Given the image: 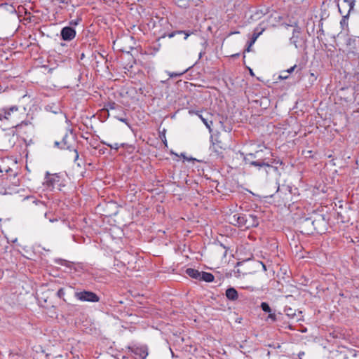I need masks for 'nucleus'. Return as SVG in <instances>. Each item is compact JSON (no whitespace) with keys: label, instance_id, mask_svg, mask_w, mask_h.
<instances>
[{"label":"nucleus","instance_id":"nucleus-1","mask_svg":"<svg viewBox=\"0 0 359 359\" xmlns=\"http://www.w3.org/2000/svg\"><path fill=\"white\" fill-rule=\"evenodd\" d=\"M272 156L273 153L271 149L264 147L253 153L246 154L244 161L246 163L258 168L270 167V158Z\"/></svg>","mask_w":359,"mask_h":359},{"label":"nucleus","instance_id":"nucleus-2","mask_svg":"<svg viewBox=\"0 0 359 359\" xmlns=\"http://www.w3.org/2000/svg\"><path fill=\"white\" fill-rule=\"evenodd\" d=\"M229 219L230 224L246 229L259 225V218L254 214H234Z\"/></svg>","mask_w":359,"mask_h":359},{"label":"nucleus","instance_id":"nucleus-3","mask_svg":"<svg viewBox=\"0 0 359 359\" xmlns=\"http://www.w3.org/2000/svg\"><path fill=\"white\" fill-rule=\"evenodd\" d=\"M18 111V107L17 106H12L9 107H3L0 109V121H6V122H12V127H15L17 130L21 128L23 126H28L29 122L28 121H22L20 123H17L13 122V115L15 113H17Z\"/></svg>","mask_w":359,"mask_h":359},{"label":"nucleus","instance_id":"nucleus-4","mask_svg":"<svg viewBox=\"0 0 359 359\" xmlns=\"http://www.w3.org/2000/svg\"><path fill=\"white\" fill-rule=\"evenodd\" d=\"M60 175L58 173L50 174L47 171L43 182L44 189L48 191H53L55 188L60 189Z\"/></svg>","mask_w":359,"mask_h":359},{"label":"nucleus","instance_id":"nucleus-5","mask_svg":"<svg viewBox=\"0 0 359 359\" xmlns=\"http://www.w3.org/2000/svg\"><path fill=\"white\" fill-rule=\"evenodd\" d=\"M307 224H311L312 226L313 231H316L318 233H321L323 231V229L321 228V226L325 224V219L322 215H318L317 217L314 219L306 218L302 222V226H306Z\"/></svg>","mask_w":359,"mask_h":359},{"label":"nucleus","instance_id":"nucleus-6","mask_svg":"<svg viewBox=\"0 0 359 359\" xmlns=\"http://www.w3.org/2000/svg\"><path fill=\"white\" fill-rule=\"evenodd\" d=\"M74 297L76 299L79 300L80 302L96 303L100 301V297L96 293L87 290L76 292L74 294Z\"/></svg>","mask_w":359,"mask_h":359},{"label":"nucleus","instance_id":"nucleus-7","mask_svg":"<svg viewBox=\"0 0 359 359\" xmlns=\"http://www.w3.org/2000/svg\"><path fill=\"white\" fill-rule=\"evenodd\" d=\"M355 1H338L339 12L343 17V21L348 19L350 13L353 10Z\"/></svg>","mask_w":359,"mask_h":359},{"label":"nucleus","instance_id":"nucleus-8","mask_svg":"<svg viewBox=\"0 0 359 359\" xmlns=\"http://www.w3.org/2000/svg\"><path fill=\"white\" fill-rule=\"evenodd\" d=\"M346 45L349 54L355 56H359L358 50L359 49V39L357 37H349L346 41Z\"/></svg>","mask_w":359,"mask_h":359},{"label":"nucleus","instance_id":"nucleus-9","mask_svg":"<svg viewBox=\"0 0 359 359\" xmlns=\"http://www.w3.org/2000/svg\"><path fill=\"white\" fill-rule=\"evenodd\" d=\"M61 149L72 150L74 149V144H75V138L73 135L68 134L67 133L62 137Z\"/></svg>","mask_w":359,"mask_h":359},{"label":"nucleus","instance_id":"nucleus-10","mask_svg":"<svg viewBox=\"0 0 359 359\" xmlns=\"http://www.w3.org/2000/svg\"><path fill=\"white\" fill-rule=\"evenodd\" d=\"M129 349L138 359H145L148 355V348L145 345H135L132 347H129Z\"/></svg>","mask_w":359,"mask_h":359},{"label":"nucleus","instance_id":"nucleus-11","mask_svg":"<svg viewBox=\"0 0 359 359\" xmlns=\"http://www.w3.org/2000/svg\"><path fill=\"white\" fill-rule=\"evenodd\" d=\"M61 37L65 41H71L76 36V31L71 27H65L60 32Z\"/></svg>","mask_w":359,"mask_h":359},{"label":"nucleus","instance_id":"nucleus-12","mask_svg":"<svg viewBox=\"0 0 359 359\" xmlns=\"http://www.w3.org/2000/svg\"><path fill=\"white\" fill-rule=\"evenodd\" d=\"M15 2H13L12 4H8L6 1L4 3L0 4V11L1 13H15L16 9L15 6L16 5L14 4Z\"/></svg>","mask_w":359,"mask_h":359},{"label":"nucleus","instance_id":"nucleus-13","mask_svg":"<svg viewBox=\"0 0 359 359\" xmlns=\"http://www.w3.org/2000/svg\"><path fill=\"white\" fill-rule=\"evenodd\" d=\"M265 27L262 25V23L259 24L254 29L253 34L250 39V44H254L257 41V38L262 34L264 32Z\"/></svg>","mask_w":359,"mask_h":359},{"label":"nucleus","instance_id":"nucleus-14","mask_svg":"<svg viewBox=\"0 0 359 359\" xmlns=\"http://www.w3.org/2000/svg\"><path fill=\"white\" fill-rule=\"evenodd\" d=\"M225 295L230 301H236L238 298V292L234 287H229L226 289Z\"/></svg>","mask_w":359,"mask_h":359},{"label":"nucleus","instance_id":"nucleus-15","mask_svg":"<svg viewBox=\"0 0 359 359\" xmlns=\"http://www.w3.org/2000/svg\"><path fill=\"white\" fill-rule=\"evenodd\" d=\"M186 273L191 278L200 280L201 271L192 268H188L186 269Z\"/></svg>","mask_w":359,"mask_h":359},{"label":"nucleus","instance_id":"nucleus-16","mask_svg":"<svg viewBox=\"0 0 359 359\" xmlns=\"http://www.w3.org/2000/svg\"><path fill=\"white\" fill-rule=\"evenodd\" d=\"M215 277L213 274L209 272L201 271L200 280L205 281L206 283H211L214 280Z\"/></svg>","mask_w":359,"mask_h":359},{"label":"nucleus","instance_id":"nucleus-17","mask_svg":"<svg viewBox=\"0 0 359 359\" xmlns=\"http://www.w3.org/2000/svg\"><path fill=\"white\" fill-rule=\"evenodd\" d=\"M299 32L297 29H294L292 32V36L290 39V43L293 44L296 48L299 46Z\"/></svg>","mask_w":359,"mask_h":359},{"label":"nucleus","instance_id":"nucleus-18","mask_svg":"<svg viewBox=\"0 0 359 359\" xmlns=\"http://www.w3.org/2000/svg\"><path fill=\"white\" fill-rule=\"evenodd\" d=\"M100 142L102 144L107 145V147H110L111 149L118 150L120 147H125V146H128V143H114V144H110L107 142L106 141L101 140Z\"/></svg>","mask_w":359,"mask_h":359},{"label":"nucleus","instance_id":"nucleus-19","mask_svg":"<svg viewBox=\"0 0 359 359\" xmlns=\"http://www.w3.org/2000/svg\"><path fill=\"white\" fill-rule=\"evenodd\" d=\"M269 12V8L266 6H260L258 9H257L255 12V15L258 18H260L262 16L267 14Z\"/></svg>","mask_w":359,"mask_h":359},{"label":"nucleus","instance_id":"nucleus-20","mask_svg":"<svg viewBox=\"0 0 359 359\" xmlns=\"http://www.w3.org/2000/svg\"><path fill=\"white\" fill-rule=\"evenodd\" d=\"M283 164V161L280 160L277 156H274V154H273V156L271 157V158H270V167L271 166V165H281Z\"/></svg>","mask_w":359,"mask_h":359},{"label":"nucleus","instance_id":"nucleus-21","mask_svg":"<svg viewBox=\"0 0 359 359\" xmlns=\"http://www.w3.org/2000/svg\"><path fill=\"white\" fill-rule=\"evenodd\" d=\"M189 114L190 115H192V114H196V115H197V116H198V118H199L203 121V123L204 124H206V121H207V119H206V118H205L203 116V115H202V114H201V111H200L189 110Z\"/></svg>","mask_w":359,"mask_h":359},{"label":"nucleus","instance_id":"nucleus-22","mask_svg":"<svg viewBox=\"0 0 359 359\" xmlns=\"http://www.w3.org/2000/svg\"><path fill=\"white\" fill-rule=\"evenodd\" d=\"M188 69H189V68H187V69H185L181 72H168L167 73L170 78L180 77V76H182L184 73H186L188 71Z\"/></svg>","mask_w":359,"mask_h":359},{"label":"nucleus","instance_id":"nucleus-23","mask_svg":"<svg viewBox=\"0 0 359 359\" xmlns=\"http://www.w3.org/2000/svg\"><path fill=\"white\" fill-rule=\"evenodd\" d=\"M261 309L263 311L266 313H271L272 311L271 307L269 306V304L266 302H262L260 305Z\"/></svg>","mask_w":359,"mask_h":359},{"label":"nucleus","instance_id":"nucleus-24","mask_svg":"<svg viewBox=\"0 0 359 359\" xmlns=\"http://www.w3.org/2000/svg\"><path fill=\"white\" fill-rule=\"evenodd\" d=\"M277 320V318H276V315L274 312H271V313H269V316H267L266 318V320L269 321H271V322H276Z\"/></svg>","mask_w":359,"mask_h":359},{"label":"nucleus","instance_id":"nucleus-25","mask_svg":"<svg viewBox=\"0 0 359 359\" xmlns=\"http://www.w3.org/2000/svg\"><path fill=\"white\" fill-rule=\"evenodd\" d=\"M117 120H118L121 122L124 123L126 124L129 128H130V124L129 123L128 119L126 117H119L118 116H114Z\"/></svg>","mask_w":359,"mask_h":359},{"label":"nucleus","instance_id":"nucleus-26","mask_svg":"<svg viewBox=\"0 0 359 359\" xmlns=\"http://www.w3.org/2000/svg\"><path fill=\"white\" fill-rule=\"evenodd\" d=\"M126 151L129 153V154H132L133 153L134 150H135V147L132 144H128V146H125L124 147Z\"/></svg>","mask_w":359,"mask_h":359},{"label":"nucleus","instance_id":"nucleus-27","mask_svg":"<svg viewBox=\"0 0 359 359\" xmlns=\"http://www.w3.org/2000/svg\"><path fill=\"white\" fill-rule=\"evenodd\" d=\"M303 228L306 230V233H313L312 226L311 224H307L306 226H303Z\"/></svg>","mask_w":359,"mask_h":359},{"label":"nucleus","instance_id":"nucleus-28","mask_svg":"<svg viewBox=\"0 0 359 359\" xmlns=\"http://www.w3.org/2000/svg\"><path fill=\"white\" fill-rule=\"evenodd\" d=\"M182 34V30L172 32L170 33V34L168 35V36L169 38H172V37H174L176 34Z\"/></svg>","mask_w":359,"mask_h":359},{"label":"nucleus","instance_id":"nucleus-29","mask_svg":"<svg viewBox=\"0 0 359 359\" xmlns=\"http://www.w3.org/2000/svg\"><path fill=\"white\" fill-rule=\"evenodd\" d=\"M116 103L115 102H109L106 107L107 109H114L116 108Z\"/></svg>","mask_w":359,"mask_h":359},{"label":"nucleus","instance_id":"nucleus-30","mask_svg":"<svg viewBox=\"0 0 359 359\" xmlns=\"http://www.w3.org/2000/svg\"><path fill=\"white\" fill-rule=\"evenodd\" d=\"M297 67V65H294V66L291 67L290 68H289L288 69H287L286 71H283V73H286V74H291L292 72H294V69Z\"/></svg>","mask_w":359,"mask_h":359},{"label":"nucleus","instance_id":"nucleus-31","mask_svg":"<svg viewBox=\"0 0 359 359\" xmlns=\"http://www.w3.org/2000/svg\"><path fill=\"white\" fill-rule=\"evenodd\" d=\"M278 78L280 80H285V79H287L288 78V75L286 74V73H283V72H282L281 74L279 75Z\"/></svg>","mask_w":359,"mask_h":359},{"label":"nucleus","instance_id":"nucleus-32","mask_svg":"<svg viewBox=\"0 0 359 359\" xmlns=\"http://www.w3.org/2000/svg\"><path fill=\"white\" fill-rule=\"evenodd\" d=\"M194 32L191 31H182V34H185L184 39H187L190 35H191Z\"/></svg>","mask_w":359,"mask_h":359},{"label":"nucleus","instance_id":"nucleus-33","mask_svg":"<svg viewBox=\"0 0 359 359\" xmlns=\"http://www.w3.org/2000/svg\"><path fill=\"white\" fill-rule=\"evenodd\" d=\"M72 150H73V151H74V161H76L78 160V158H79V156L78 151H77V149H75V148H74V149H73Z\"/></svg>","mask_w":359,"mask_h":359},{"label":"nucleus","instance_id":"nucleus-34","mask_svg":"<svg viewBox=\"0 0 359 359\" xmlns=\"http://www.w3.org/2000/svg\"><path fill=\"white\" fill-rule=\"evenodd\" d=\"M57 296L61 297L62 296H63L65 294V291L62 288H60L58 290L57 292Z\"/></svg>","mask_w":359,"mask_h":359},{"label":"nucleus","instance_id":"nucleus-35","mask_svg":"<svg viewBox=\"0 0 359 359\" xmlns=\"http://www.w3.org/2000/svg\"><path fill=\"white\" fill-rule=\"evenodd\" d=\"M258 265H260L262 268V270L264 271H266V265L262 262H257V263Z\"/></svg>","mask_w":359,"mask_h":359},{"label":"nucleus","instance_id":"nucleus-36","mask_svg":"<svg viewBox=\"0 0 359 359\" xmlns=\"http://www.w3.org/2000/svg\"><path fill=\"white\" fill-rule=\"evenodd\" d=\"M253 44H250V41H248V46L245 48V51L250 52L251 50V47Z\"/></svg>","mask_w":359,"mask_h":359},{"label":"nucleus","instance_id":"nucleus-37","mask_svg":"<svg viewBox=\"0 0 359 359\" xmlns=\"http://www.w3.org/2000/svg\"><path fill=\"white\" fill-rule=\"evenodd\" d=\"M79 21H80V20H79V19H76V20H72V21L70 22V25H74V26H76V25L79 24Z\"/></svg>","mask_w":359,"mask_h":359},{"label":"nucleus","instance_id":"nucleus-38","mask_svg":"<svg viewBox=\"0 0 359 359\" xmlns=\"http://www.w3.org/2000/svg\"><path fill=\"white\" fill-rule=\"evenodd\" d=\"M212 123V121H210V123H209L208 121V120L206 121V124H205V126H206V128L209 130L210 132L212 131V128L210 127V124Z\"/></svg>","mask_w":359,"mask_h":359},{"label":"nucleus","instance_id":"nucleus-39","mask_svg":"<svg viewBox=\"0 0 359 359\" xmlns=\"http://www.w3.org/2000/svg\"><path fill=\"white\" fill-rule=\"evenodd\" d=\"M55 146L60 148V147L62 146V143H61V141L59 142V141H55V143H54Z\"/></svg>","mask_w":359,"mask_h":359},{"label":"nucleus","instance_id":"nucleus-40","mask_svg":"<svg viewBox=\"0 0 359 359\" xmlns=\"http://www.w3.org/2000/svg\"><path fill=\"white\" fill-rule=\"evenodd\" d=\"M34 203H36V205H40L41 206H44V203L42 201H34Z\"/></svg>","mask_w":359,"mask_h":359},{"label":"nucleus","instance_id":"nucleus-41","mask_svg":"<svg viewBox=\"0 0 359 359\" xmlns=\"http://www.w3.org/2000/svg\"><path fill=\"white\" fill-rule=\"evenodd\" d=\"M66 262V261L63 260V259H60L58 260H56V263L62 264V265H63V262Z\"/></svg>","mask_w":359,"mask_h":359},{"label":"nucleus","instance_id":"nucleus-42","mask_svg":"<svg viewBox=\"0 0 359 359\" xmlns=\"http://www.w3.org/2000/svg\"><path fill=\"white\" fill-rule=\"evenodd\" d=\"M270 168H273V169L274 170L275 172H278V168L277 165H271V166Z\"/></svg>","mask_w":359,"mask_h":359},{"label":"nucleus","instance_id":"nucleus-43","mask_svg":"<svg viewBox=\"0 0 359 359\" xmlns=\"http://www.w3.org/2000/svg\"><path fill=\"white\" fill-rule=\"evenodd\" d=\"M49 221L50 222H54L57 221V219H49Z\"/></svg>","mask_w":359,"mask_h":359},{"label":"nucleus","instance_id":"nucleus-44","mask_svg":"<svg viewBox=\"0 0 359 359\" xmlns=\"http://www.w3.org/2000/svg\"><path fill=\"white\" fill-rule=\"evenodd\" d=\"M202 55H203V53H202V52H201V53H199V58H201V57H202Z\"/></svg>","mask_w":359,"mask_h":359},{"label":"nucleus","instance_id":"nucleus-45","mask_svg":"<svg viewBox=\"0 0 359 359\" xmlns=\"http://www.w3.org/2000/svg\"><path fill=\"white\" fill-rule=\"evenodd\" d=\"M346 20H347V19H346L345 21H343V19H342V20H341V24H342V23H346Z\"/></svg>","mask_w":359,"mask_h":359},{"label":"nucleus","instance_id":"nucleus-46","mask_svg":"<svg viewBox=\"0 0 359 359\" xmlns=\"http://www.w3.org/2000/svg\"><path fill=\"white\" fill-rule=\"evenodd\" d=\"M250 74H251L252 75H253L252 70V69H250Z\"/></svg>","mask_w":359,"mask_h":359},{"label":"nucleus","instance_id":"nucleus-47","mask_svg":"<svg viewBox=\"0 0 359 359\" xmlns=\"http://www.w3.org/2000/svg\"><path fill=\"white\" fill-rule=\"evenodd\" d=\"M4 172V170L0 168V172Z\"/></svg>","mask_w":359,"mask_h":359},{"label":"nucleus","instance_id":"nucleus-48","mask_svg":"<svg viewBox=\"0 0 359 359\" xmlns=\"http://www.w3.org/2000/svg\"><path fill=\"white\" fill-rule=\"evenodd\" d=\"M238 33H239V32H235L233 34H238Z\"/></svg>","mask_w":359,"mask_h":359},{"label":"nucleus","instance_id":"nucleus-49","mask_svg":"<svg viewBox=\"0 0 359 359\" xmlns=\"http://www.w3.org/2000/svg\"><path fill=\"white\" fill-rule=\"evenodd\" d=\"M44 215L46 217H47V212H46Z\"/></svg>","mask_w":359,"mask_h":359}]
</instances>
